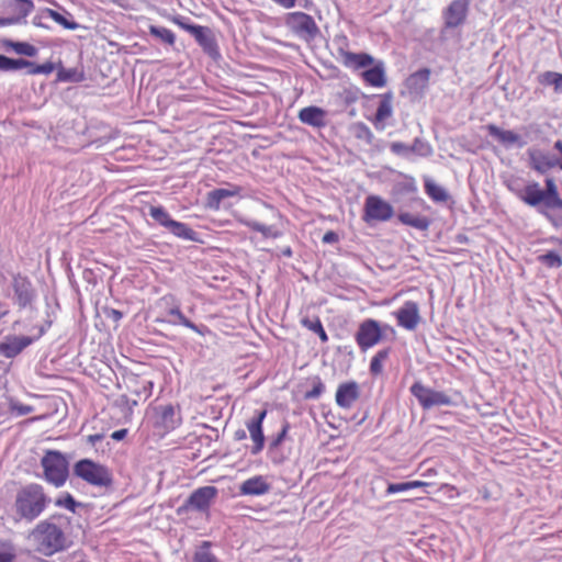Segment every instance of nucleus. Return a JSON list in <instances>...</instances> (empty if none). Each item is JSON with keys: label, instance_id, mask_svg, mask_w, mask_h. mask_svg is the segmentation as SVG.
Returning a JSON list of instances; mask_svg holds the SVG:
<instances>
[{"label": "nucleus", "instance_id": "1", "mask_svg": "<svg viewBox=\"0 0 562 562\" xmlns=\"http://www.w3.org/2000/svg\"><path fill=\"white\" fill-rule=\"evenodd\" d=\"M49 502L42 485L30 483L16 492L13 507L19 519L31 522L42 515Z\"/></svg>", "mask_w": 562, "mask_h": 562}, {"label": "nucleus", "instance_id": "2", "mask_svg": "<svg viewBox=\"0 0 562 562\" xmlns=\"http://www.w3.org/2000/svg\"><path fill=\"white\" fill-rule=\"evenodd\" d=\"M529 205L539 206L555 226L562 224V199L553 179L546 180V189L529 188Z\"/></svg>", "mask_w": 562, "mask_h": 562}, {"label": "nucleus", "instance_id": "3", "mask_svg": "<svg viewBox=\"0 0 562 562\" xmlns=\"http://www.w3.org/2000/svg\"><path fill=\"white\" fill-rule=\"evenodd\" d=\"M529 205L539 206L555 226L562 224V199L553 179L546 180V189L529 188Z\"/></svg>", "mask_w": 562, "mask_h": 562}, {"label": "nucleus", "instance_id": "4", "mask_svg": "<svg viewBox=\"0 0 562 562\" xmlns=\"http://www.w3.org/2000/svg\"><path fill=\"white\" fill-rule=\"evenodd\" d=\"M32 535L38 544V550L47 557L67 548V538L64 531L47 520L41 521Z\"/></svg>", "mask_w": 562, "mask_h": 562}, {"label": "nucleus", "instance_id": "5", "mask_svg": "<svg viewBox=\"0 0 562 562\" xmlns=\"http://www.w3.org/2000/svg\"><path fill=\"white\" fill-rule=\"evenodd\" d=\"M44 479L55 487L63 486L69 474V462L65 454L57 450H47L41 460Z\"/></svg>", "mask_w": 562, "mask_h": 562}, {"label": "nucleus", "instance_id": "6", "mask_svg": "<svg viewBox=\"0 0 562 562\" xmlns=\"http://www.w3.org/2000/svg\"><path fill=\"white\" fill-rule=\"evenodd\" d=\"M54 319L50 315H47L44 324L34 326L36 329V334L33 336H15L11 335L4 338L2 342H0V356L5 358H14L19 353H21L25 348L32 345L34 341L38 340L50 328Z\"/></svg>", "mask_w": 562, "mask_h": 562}, {"label": "nucleus", "instance_id": "7", "mask_svg": "<svg viewBox=\"0 0 562 562\" xmlns=\"http://www.w3.org/2000/svg\"><path fill=\"white\" fill-rule=\"evenodd\" d=\"M74 474L90 485L108 487L112 484L110 470L90 459H82L75 463Z\"/></svg>", "mask_w": 562, "mask_h": 562}, {"label": "nucleus", "instance_id": "8", "mask_svg": "<svg viewBox=\"0 0 562 562\" xmlns=\"http://www.w3.org/2000/svg\"><path fill=\"white\" fill-rule=\"evenodd\" d=\"M383 329H392L390 325L381 324L372 318H367L359 324L358 330L355 334V340L361 351L374 347L383 339Z\"/></svg>", "mask_w": 562, "mask_h": 562}, {"label": "nucleus", "instance_id": "9", "mask_svg": "<svg viewBox=\"0 0 562 562\" xmlns=\"http://www.w3.org/2000/svg\"><path fill=\"white\" fill-rule=\"evenodd\" d=\"M285 25L297 37L306 42L313 41L319 34V29L313 16L304 12L296 11L288 13L285 16Z\"/></svg>", "mask_w": 562, "mask_h": 562}, {"label": "nucleus", "instance_id": "10", "mask_svg": "<svg viewBox=\"0 0 562 562\" xmlns=\"http://www.w3.org/2000/svg\"><path fill=\"white\" fill-rule=\"evenodd\" d=\"M13 303L20 310H30L34 312V303L37 299V292L31 280L20 273L14 274L12 279Z\"/></svg>", "mask_w": 562, "mask_h": 562}, {"label": "nucleus", "instance_id": "11", "mask_svg": "<svg viewBox=\"0 0 562 562\" xmlns=\"http://www.w3.org/2000/svg\"><path fill=\"white\" fill-rule=\"evenodd\" d=\"M409 391L424 409H430L436 406H449L452 404V400L448 394L430 389L422 382H415Z\"/></svg>", "mask_w": 562, "mask_h": 562}, {"label": "nucleus", "instance_id": "12", "mask_svg": "<svg viewBox=\"0 0 562 562\" xmlns=\"http://www.w3.org/2000/svg\"><path fill=\"white\" fill-rule=\"evenodd\" d=\"M363 211V221L366 223L386 222L394 214L393 206L379 195L367 196Z\"/></svg>", "mask_w": 562, "mask_h": 562}, {"label": "nucleus", "instance_id": "13", "mask_svg": "<svg viewBox=\"0 0 562 562\" xmlns=\"http://www.w3.org/2000/svg\"><path fill=\"white\" fill-rule=\"evenodd\" d=\"M23 68H26L29 75H49L54 71V64L47 61L42 65H36L27 59H13L0 54V71H15Z\"/></svg>", "mask_w": 562, "mask_h": 562}, {"label": "nucleus", "instance_id": "14", "mask_svg": "<svg viewBox=\"0 0 562 562\" xmlns=\"http://www.w3.org/2000/svg\"><path fill=\"white\" fill-rule=\"evenodd\" d=\"M182 423L180 409L173 405H161L156 408L155 427L159 428L162 434L175 430Z\"/></svg>", "mask_w": 562, "mask_h": 562}, {"label": "nucleus", "instance_id": "15", "mask_svg": "<svg viewBox=\"0 0 562 562\" xmlns=\"http://www.w3.org/2000/svg\"><path fill=\"white\" fill-rule=\"evenodd\" d=\"M397 325L406 330H415L420 323L418 304L414 301H406L394 313Z\"/></svg>", "mask_w": 562, "mask_h": 562}, {"label": "nucleus", "instance_id": "16", "mask_svg": "<svg viewBox=\"0 0 562 562\" xmlns=\"http://www.w3.org/2000/svg\"><path fill=\"white\" fill-rule=\"evenodd\" d=\"M217 495L215 486H203L195 490L184 504V508L205 512L210 508L212 502Z\"/></svg>", "mask_w": 562, "mask_h": 562}, {"label": "nucleus", "instance_id": "17", "mask_svg": "<svg viewBox=\"0 0 562 562\" xmlns=\"http://www.w3.org/2000/svg\"><path fill=\"white\" fill-rule=\"evenodd\" d=\"M469 10L468 0H453L443 11L445 26L454 29L464 23Z\"/></svg>", "mask_w": 562, "mask_h": 562}, {"label": "nucleus", "instance_id": "18", "mask_svg": "<svg viewBox=\"0 0 562 562\" xmlns=\"http://www.w3.org/2000/svg\"><path fill=\"white\" fill-rule=\"evenodd\" d=\"M266 415L267 411H258L256 412V415L246 423L250 438L254 441V446L250 450L252 454H258L265 447L262 423Z\"/></svg>", "mask_w": 562, "mask_h": 562}, {"label": "nucleus", "instance_id": "19", "mask_svg": "<svg viewBox=\"0 0 562 562\" xmlns=\"http://www.w3.org/2000/svg\"><path fill=\"white\" fill-rule=\"evenodd\" d=\"M182 26L195 38L206 54L212 57L218 55L216 43L207 27L188 24H183Z\"/></svg>", "mask_w": 562, "mask_h": 562}, {"label": "nucleus", "instance_id": "20", "mask_svg": "<svg viewBox=\"0 0 562 562\" xmlns=\"http://www.w3.org/2000/svg\"><path fill=\"white\" fill-rule=\"evenodd\" d=\"M1 7L11 19H16L18 24H22L26 22V16L34 10V2L32 0H3Z\"/></svg>", "mask_w": 562, "mask_h": 562}, {"label": "nucleus", "instance_id": "21", "mask_svg": "<svg viewBox=\"0 0 562 562\" xmlns=\"http://www.w3.org/2000/svg\"><path fill=\"white\" fill-rule=\"evenodd\" d=\"M359 396V384L355 381H349L338 385L335 400L339 407L348 409L356 403Z\"/></svg>", "mask_w": 562, "mask_h": 562}, {"label": "nucleus", "instance_id": "22", "mask_svg": "<svg viewBox=\"0 0 562 562\" xmlns=\"http://www.w3.org/2000/svg\"><path fill=\"white\" fill-rule=\"evenodd\" d=\"M484 128L494 140L505 148L522 147L524 145L521 137L513 131L503 130L495 124H487Z\"/></svg>", "mask_w": 562, "mask_h": 562}, {"label": "nucleus", "instance_id": "23", "mask_svg": "<svg viewBox=\"0 0 562 562\" xmlns=\"http://www.w3.org/2000/svg\"><path fill=\"white\" fill-rule=\"evenodd\" d=\"M299 120L308 126L322 128L327 125V112L316 105H310L299 111Z\"/></svg>", "mask_w": 562, "mask_h": 562}, {"label": "nucleus", "instance_id": "24", "mask_svg": "<svg viewBox=\"0 0 562 562\" xmlns=\"http://www.w3.org/2000/svg\"><path fill=\"white\" fill-rule=\"evenodd\" d=\"M270 491V484L262 475L252 476L244 481L239 486L240 495L261 496Z\"/></svg>", "mask_w": 562, "mask_h": 562}, {"label": "nucleus", "instance_id": "25", "mask_svg": "<svg viewBox=\"0 0 562 562\" xmlns=\"http://www.w3.org/2000/svg\"><path fill=\"white\" fill-rule=\"evenodd\" d=\"M393 115L392 94L385 93L381 95L376 112L372 119V123L378 131H384L385 121Z\"/></svg>", "mask_w": 562, "mask_h": 562}, {"label": "nucleus", "instance_id": "26", "mask_svg": "<svg viewBox=\"0 0 562 562\" xmlns=\"http://www.w3.org/2000/svg\"><path fill=\"white\" fill-rule=\"evenodd\" d=\"M237 221L249 229L260 233L266 239H277L282 236V232L276 225H266L245 216H238Z\"/></svg>", "mask_w": 562, "mask_h": 562}, {"label": "nucleus", "instance_id": "27", "mask_svg": "<svg viewBox=\"0 0 562 562\" xmlns=\"http://www.w3.org/2000/svg\"><path fill=\"white\" fill-rule=\"evenodd\" d=\"M241 188L229 184L228 188H218L207 193L206 203L212 210H218L224 199L236 196L240 193Z\"/></svg>", "mask_w": 562, "mask_h": 562}, {"label": "nucleus", "instance_id": "28", "mask_svg": "<svg viewBox=\"0 0 562 562\" xmlns=\"http://www.w3.org/2000/svg\"><path fill=\"white\" fill-rule=\"evenodd\" d=\"M363 80L371 87L381 88L386 83L384 65L382 61L362 72Z\"/></svg>", "mask_w": 562, "mask_h": 562}, {"label": "nucleus", "instance_id": "29", "mask_svg": "<svg viewBox=\"0 0 562 562\" xmlns=\"http://www.w3.org/2000/svg\"><path fill=\"white\" fill-rule=\"evenodd\" d=\"M555 149L559 151L561 158H550L549 156H532V160L535 162L536 168L540 170H546L554 167H559L562 169V140H558L554 144Z\"/></svg>", "mask_w": 562, "mask_h": 562}, {"label": "nucleus", "instance_id": "30", "mask_svg": "<svg viewBox=\"0 0 562 562\" xmlns=\"http://www.w3.org/2000/svg\"><path fill=\"white\" fill-rule=\"evenodd\" d=\"M429 77V69H420L409 76V78L407 79V86L412 91L416 93H422L428 86Z\"/></svg>", "mask_w": 562, "mask_h": 562}, {"label": "nucleus", "instance_id": "31", "mask_svg": "<svg viewBox=\"0 0 562 562\" xmlns=\"http://www.w3.org/2000/svg\"><path fill=\"white\" fill-rule=\"evenodd\" d=\"M168 231L178 238L191 241L198 240V233L186 223L173 220L169 223Z\"/></svg>", "mask_w": 562, "mask_h": 562}, {"label": "nucleus", "instance_id": "32", "mask_svg": "<svg viewBox=\"0 0 562 562\" xmlns=\"http://www.w3.org/2000/svg\"><path fill=\"white\" fill-rule=\"evenodd\" d=\"M425 192L427 195L435 202L445 203L449 199V194L446 189L439 184H437L430 178H426L424 181Z\"/></svg>", "mask_w": 562, "mask_h": 562}, {"label": "nucleus", "instance_id": "33", "mask_svg": "<svg viewBox=\"0 0 562 562\" xmlns=\"http://www.w3.org/2000/svg\"><path fill=\"white\" fill-rule=\"evenodd\" d=\"M397 217L402 224L419 231H427L430 225V221L426 216L414 215L408 212L400 213Z\"/></svg>", "mask_w": 562, "mask_h": 562}, {"label": "nucleus", "instance_id": "34", "mask_svg": "<svg viewBox=\"0 0 562 562\" xmlns=\"http://www.w3.org/2000/svg\"><path fill=\"white\" fill-rule=\"evenodd\" d=\"M373 64V57L366 53H346L345 65L356 69L364 68Z\"/></svg>", "mask_w": 562, "mask_h": 562}, {"label": "nucleus", "instance_id": "35", "mask_svg": "<svg viewBox=\"0 0 562 562\" xmlns=\"http://www.w3.org/2000/svg\"><path fill=\"white\" fill-rule=\"evenodd\" d=\"M168 314L170 316H173L176 319L172 321L173 324H180L187 328H190L191 330L200 334V335H203L204 334V328H200L199 326H196L194 323H192L190 319H188L183 314L182 312L180 311V307L179 305H176L173 307H171L169 311H168Z\"/></svg>", "mask_w": 562, "mask_h": 562}, {"label": "nucleus", "instance_id": "36", "mask_svg": "<svg viewBox=\"0 0 562 562\" xmlns=\"http://www.w3.org/2000/svg\"><path fill=\"white\" fill-rule=\"evenodd\" d=\"M4 46L5 48H10L19 55H24L27 57H34L38 53L37 48L34 45L26 42L7 41L4 42Z\"/></svg>", "mask_w": 562, "mask_h": 562}, {"label": "nucleus", "instance_id": "37", "mask_svg": "<svg viewBox=\"0 0 562 562\" xmlns=\"http://www.w3.org/2000/svg\"><path fill=\"white\" fill-rule=\"evenodd\" d=\"M211 543L203 541L195 550L192 562H221L217 557L210 550Z\"/></svg>", "mask_w": 562, "mask_h": 562}, {"label": "nucleus", "instance_id": "38", "mask_svg": "<svg viewBox=\"0 0 562 562\" xmlns=\"http://www.w3.org/2000/svg\"><path fill=\"white\" fill-rule=\"evenodd\" d=\"M506 182L512 192H514L521 201L527 202V182L525 179L510 177Z\"/></svg>", "mask_w": 562, "mask_h": 562}, {"label": "nucleus", "instance_id": "39", "mask_svg": "<svg viewBox=\"0 0 562 562\" xmlns=\"http://www.w3.org/2000/svg\"><path fill=\"white\" fill-rule=\"evenodd\" d=\"M351 132L356 138L366 142L368 145H371L374 140L372 131L363 122L353 123L351 126Z\"/></svg>", "mask_w": 562, "mask_h": 562}, {"label": "nucleus", "instance_id": "40", "mask_svg": "<svg viewBox=\"0 0 562 562\" xmlns=\"http://www.w3.org/2000/svg\"><path fill=\"white\" fill-rule=\"evenodd\" d=\"M301 323H302V325L305 328H307L311 331L317 334L319 339L323 342H327L328 341V335L326 334V331H325V329L323 327V324H322V322H321V319L318 317H316L314 319L303 318Z\"/></svg>", "mask_w": 562, "mask_h": 562}, {"label": "nucleus", "instance_id": "41", "mask_svg": "<svg viewBox=\"0 0 562 562\" xmlns=\"http://www.w3.org/2000/svg\"><path fill=\"white\" fill-rule=\"evenodd\" d=\"M43 15L50 18L67 30H77L79 27L77 22L68 20L63 14L53 9H45L43 11Z\"/></svg>", "mask_w": 562, "mask_h": 562}, {"label": "nucleus", "instance_id": "42", "mask_svg": "<svg viewBox=\"0 0 562 562\" xmlns=\"http://www.w3.org/2000/svg\"><path fill=\"white\" fill-rule=\"evenodd\" d=\"M149 33H150V35L159 38L160 41H162L166 44L173 45L176 42L175 33L167 27L151 25L149 27Z\"/></svg>", "mask_w": 562, "mask_h": 562}, {"label": "nucleus", "instance_id": "43", "mask_svg": "<svg viewBox=\"0 0 562 562\" xmlns=\"http://www.w3.org/2000/svg\"><path fill=\"white\" fill-rule=\"evenodd\" d=\"M149 215L155 220L159 225L164 226L168 229L169 223L173 220L170 214L162 206H150Z\"/></svg>", "mask_w": 562, "mask_h": 562}, {"label": "nucleus", "instance_id": "44", "mask_svg": "<svg viewBox=\"0 0 562 562\" xmlns=\"http://www.w3.org/2000/svg\"><path fill=\"white\" fill-rule=\"evenodd\" d=\"M409 149L411 155L414 154L419 157H428L432 153V148L429 143L418 137L414 139L412 145H409Z\"/></svg>", "mask_w": 562, "mask_h": 562}, {"label": "nucleus", "instance_id": "45", "mask_svg": "<svg viewBox=\"0 0 562 562\" xmlns=\"http://www.w3.org/2000/svg\"><path fill=\"white\" fill-rule=\"evenodd\" d=\"M55 505L58 507L66 508V509L70 510L71 513H76V508L80 504L76 502V499L72 497V495H70L69 493H66L56 499Z\"/></svg>", "mask_w": 562, "mask_h": 562}, {"label": "nucleus", "instance_id": "46", "mask_svg": "<svg viewBox=\"0 0 562 562\" xmlns=\"http://www.w3.org/2000/svg\"><path fill=\"white\" fill-rule=\"evenodd\" d=\"M138 384L134 393L138 398L147 400L153 393L154 383L149 380H143Z\"/></svg>", "mask_w": 562, "mask_h": 562}, {"label": "nucleus", "instance_id": "47", "mask_svg": "<svg viewBox=\"0 0 562 562\" xmlns=\"http://www.w3.org/2000/svg\"><path fill=\"white\" fill-rule=\"evenodd\" d=\"M540 260L549 268H561L562 266V258L554 251H550L540 256Z\"/></svg>", "mask_w": 562, "mask_h": 562}, {"label": "nucleus", "instance_id": "48", "mask_svg": "<svg viewBox=\"0 0 562 562\" xmlns=\"http://www.w3.org/2000/svg\"><path fill=\"white\" fill-rule=\"evenodd\" d=\"M325 391V385L319 378L314 380L313 387L305 393V398L307 400H316Z\"/></svg>", "mask_w": 562, "mask_h": 562}, {"label": "nucleus", "instance_id": "49", "mask_svg": "<svg viewBox=\"0 0 562 562\" xmlns=\"http://www.w3.org/2000/svg\"><path fill=\"white\" fill-rule=\"evenodd\" d=\"M390 149L393 154L400 157L408 158L411 156L409 145L402 142L391 143Z\"/></svg>", "mask_w": 562, "mask_h": 562}, {"label": "nucleus", "instance_id": "50", "mask_svg": "<svg viewBox=\"0 0 562 562\" xmlns=\"http://www.w3.org/2000/svg\"><path fill=\"white\" fill-rule=\"evenodd\" d=\"M13 559L14 553L11 544L0 540V562H12Z\"/></svg>", "mask_w": 562, "mask_h": 562}, {"label": "nucleus", "instance_id": "51", "mask_svg": "<svg viewBox=\"0 0 562 562\" xmlns=\"http://www.w3.org/2000/svg\"><path fill=\"white\" fill-rule=\"evenodd\" d=\"M548 83L553 85L555 90L562 89V75L558 72H547L544 75Z\"/></svg>", "mask_w": 562, "mask_h": 562}, {"label": "nucleus", "instance_id": "52", "mask_svg": "<svg viewBox=\"0 0 562 562\" xmlns=\"http://www.w3.org/2000/svg\"><path fill=\"white\" fill-rule=\"evenodd\" d=\"M406 491H411L408 482L390 483L386 488V494L391 495V494L406 492Z\"/></svg>", "mask_w": 562, "mask_h": 562}, {"label": "nucleus", "instance_id": "53", "mask_svg": "<svg viewBox=\"0 0 562 562\" xmlns=\"http://www.w3.org/2000/svg\"><path fill=\"white\" fill-rule=\"evenodd\" d=\"M290 426L288 423H285L283 426H282V429L281 431L276 436V438L271 441V448L273 447H278L282 441L283 439L285 438L286 434H288V430H289Z\"/></svg>", "mask_w": 562, "mask_h": 562}, {"label": "nucleus", "instance_id": "54", "mask_svg": "<svg viewBox=\"0 0 562 562\" xmlns=\"http://www.w3.org/2000/svg\"><path fill=\"white\" fill-rule=\"evenodd\" d=\"M382 371H383V363L372 357L371 362H370V372L373 375H378V374L382 373Z\"/></svg>", "mask_w": 562, "mask_h": 562}, {"label": "nucleus", "instance_id": "55", "mask_svg": "<svg viewBox=\"0 0 562 562\" xmlns=\"http://www.w3.org/2000/svg\"><path fill=\"white\" fill-rule=\"evenodd\" d=\"M13 411L18 413V415L23 416L33 412V407L30 405L19 404L13 406Z\"/></svg>", "mask_w": 562, "mask_h": 562}, {"label": "nucleus", "instance_id": "56", "mask_svg": "<svg viewBox=\"0 0 562 562\" xmlns=\"http://www.w3.org/2000/svg\"><path fill=\"white\" fill-rule=\"evenodd\" d=\"M322 240L324 244H334L338 241V235L333 231H328L324 234Z\"/></svg>", "mask_w": 562, "mask_h": 562}, {"label": "nucleus", "instance_id": "57", "mask_svg": "<svg viewBox=\"0 0 562 562\" xmlns=\"http://www.w3.org/2000/svg\"><path fill=\"white\" fill-rule=\"evenodd\" d=\"M104 438V435L103 434H93V435H89L87 437V441L91 445V446H95L98 442H100L101 440H103Z\"/></svg>", "mask_w": 562, "mask_h": 562}, {"label": "nucleus", "instance_id": "58", "mask_svg": "<svg viewBox=\"0 0 562 562\" xmlns=\"http://www.w3.org/2000/svg\"><path fill=\"white\" fill-rule=\"evenodd\" d=\"M389 355H390V349H382V350H379L373 356V358L378 359L379 361H381L383 363L389 358Z\"/></svg>", "mask_w": 562, "mask_h": 562}, {"label": "nucleus", "instance_id": "59", "mask_svg": "<svg viewBox=\"0 0 562 562\" xmlns=\"http://www.w3.org/2000/svg\"><path fill=\"white\" fill-rule=\"evenodd\" d=\"M18 24V20L16 19H11L9 15L8 16H0V26L3 27V26H9V25H15Z\"/></svg>", "mask_w": 562, "mask_h": 562}, {"label": "nucleus", "instance_id": "60", "mask_svg": "<svg viewBox=\"0 0 562 562\" xmlns=\"http://www.w3.org/2000/svg\"><path fill=\"white\" fill-rule=\"evenodd\" d=\"M126 434H127L126 429H119V430H115L114 432H112L111 438L113 440L119 441V440H122L123 438H125Z\"/></svg>", "mask_w": 562, "mask_h": 562}, {"label": "nucleus", "instance_id": "61", "mask_svg": "<svg viewBox=\"0 0 562 562\" xmlns=\"http://www.w3.org/2000/svg\"><path fill=\"white\" fill-rule=\"evenodd\" d=\"M408 484H409V490L425 487V486L429 485L427 482H424V481H409Z\"/></svg>", "mask_w": 562, "mask_h": 562}, {"label": "nucleus", "instance_id": "62", "mask_svg": "<svg viewBox=\"0 0 562 562\" xmlns=\"http://www.w3.org/2000/svg\"><path fill=\"white\" fill-rule=\"evenodd\" d=\"M108 315H109V317H111L114 321H120L123 317L122 312H120L117 310H111Z\"/></svg>", "mask_w": 562, "mask_h": 562}, {"label": "nucleus", "instance_id": "63", "mask_svg": "<svg viewBox=\"0 0 562 562\" xmlns=\"http://www.w3.org/2000/svg\"><path fill=\"white\" fill-rule=\"evenodd\" d=\"M32 23L38 27H46V25L42 23V15H35L32 20Z\"/></svg>", "mask_w": 562, "mask_h": 562}, {"label": "nucleus", "instance_id": "64", "mask_svg": "<svg viewBox=\"0 0 562 562\" xmlns=\"http://www.w3.org/2000/svg\"><path fill=\"white\" fill-rule=\"evenodd\" d=\"M234 437H235V439H236V440H243V439H245V438H246V431H245V430H243V429H239V430H237V431L235 432V436H234Z\"/></svg>", "mask_w": 562, "mask_h": 562}]
</instances>
